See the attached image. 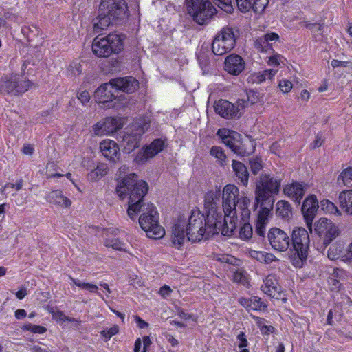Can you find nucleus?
I'll use <instances>...</instances> for the list:
<instances>
[{
  "label": "nucleus",
  "mask_w": 352,
  "mask_h": 352,
  "mask_svg": "<svg viewBox=\"0 0 352 352\" xmlns=\"http://www.w3.org/2000/svg\"><path fill=\"white\" fill-rule=\"evenodd\" d=\"M221 187L216 186L214 189L208 190L204 196V210L209 221H214L224 224L223 214L218 209Z\"/></svg>",
  "instance_id": "13"
},
{
  "label": "nucleus",
  "mask_w": 352,
  "mask_h": 352,
  "mask_svg": "<svg viewBox=\"0 0 352 352\" xmlns=\"http://www.w3.org/2000/svg\"><path fill=\"white\" fill-rule=\"evenodd\" d=\"M238 8L242 12H246L252 9V1L251 0H235Z\"/></svg>",
  "instance_id": "58"
},
{
  "label": "nucleus",
  "mask_w": 352,
  "mask_h": 352,
  "mask_svg": "<svg viewBox=\"0 0 352 352\" xmlns=\"http://www.w3.org/2000/svg\"><path fill=\"white\" fill-rule=\"evenodd\" d=\"M111 83L115 86L116 91L120 90L126 93H133L139 87V82L131 76L111 79Z\"/></svg>",
  "instance_id": "26"
},
{
  "label": "nucleus",
  "mask_w": 352,
  "mask_h": 352,
  "mask_svg": "<svg viewBox=\"0 0 352 352\" xmlns=\"http://www.w3.org/2000/svg\"><path fill=\"white\" fill-rule=\"evenodd\" d=\"M215 258L221 263L230 264L234 266H239L241 264V261L239 259L230 254H217L215 255Z\"/></svg>",
  "instance_id": "42"
},
{
  "label": "nucleus",
  "mask_w": 352,
  "mask_h": 352,
  "mask_svg": "<svg viewBox=\"0 0 352 352\" xmlns=\"http://www.w3.org/2000/svg\"><path fill=\"white\" fill-rule=\"evenodd\" d=\"M261 290L272 298L278 299L280 298L282 289L275 274H270L263 279Z\"/></svg>",
  "instance_id": "23"
},
{
  "label": "nucleus",
  "mask_w": 352,
  "mask_h": 352,
  "mask_svg": "<svg viewBox=\"0 0 352 352\" xmlns=\"http://www.w3.org/2000/svg\"><path fill=\"white\" fill-rule=\"evenodd\" d=\"M123 48L124 37L116 33L98 35L94 38L91 45L93 54L99 58H107L113 54H118Z\"/></svg>",
  "instance_id": "4"
},
{
  "label": "nucleus",
  "mask_w": 352,
  "mask_h": 352,
  "mask_svg": "<svg viewBox=\"0 0 352 352\" xmlns=\"http://www.w3.org/2000/svg\"><path fill=\"white\" fill-rule=\"evenodd\" d=\"M255 320L263 333H269L273 331V327L266 325L263 319L256 317L255 318Z\"/></svg>",
  "instance_id": "59"
},
{
  "label": "nucleus",
  "mask_w": 352,
  "mask_h": 352,
  "mask_svg": "<svg viewBox=\"0 0 352 352\" xmlns=\"http://www.w3.org/2000/svg\"><path fill=\"white\" fill-rule=\"evenodd\" d=\"M69 278L72 280L73 284H74L75 285H76L82 289H86L91 293H96L98 291V287L96 285L82 282V281L80 280L79 279H76L71 276L69 277Z\"/></svg>",
  "instance_id": "45"
},
{
  "label": "nucleus",
  "mask_w": 352,
  "mask_h": 352,
  "mask_svg": "<svg viewBox=\"0 0 352 352\" xmlns=\"http://www.w3.org/2000/svg\"><path fill=\"white\" fill-rule=\"evenodd\" d=\"M251 1L252 9L256 13H262L269 3V0H251Z\"/></svg>",
  "instance_id": "50"
},
{
  "label": "nucleus",
  "mask_w": 352,
  "mask_h": 352,
  "mask_svg": "<svg viewBox=\"0 0 352 352\" xmlns=\"http://www.w3.org/2000/svg\"><path fill=\"white\" fill-rule=\"evenodd\" d=\"M276 213L278 216L286 218L291 214V207L289 204L286 201H278L276 203Z\"/></svg>",
  "instance_id": "40"
},
{
  "label": "nucleus",
  "mask_w": 352,
  "mask_h": 352,
  "mask_svg": "<svg viewBox=\"0 0 352 352\" xmlns=\"http://www.w3.org/2000/svg\"><path fill=\"white\" fill-rule=\"evenodd\" d=\"M214 2L223 10L230 13L233 10L232 0H213Z\"/></svg>",
  "instance_id": "54"
},
{
  "label": "nucleus",
  "mask_w": 352,
  "mask_h": 352,
  "mask_svg": "<svg viewBox=\"0 0 352 352\" xmlns=\"http://www.w3.org/2000/svg\"><path fill=\"white\" fill-rule=\"evenodd\" d=\"M283 192L292 200L300 203L305 192V186L302 183L292 182L284 186Z\"/></svg>",
  "instance_id": "27"
},
{
  "label": "nucleus",
  "mask_w": 352,
  "mask_h": 352,
  "mask_svg": "<svg viewBox=\"0 0 352 352\" xmlns=\"http://www.w3.org/2000/svg\"><path fill=\"white\" fill-rule=\"evenodd\" d=\"M210 155L217 159V162L223 165L226 160V155L219 146H212L210 151Z\"/></svg>",
  "instance_id": "49"
},
{
  "label": "nucleus",
  "mask_w": 352,
  "mask_h": 352,
  "mask_svg": "<svg viewBox=\"0 0 352 352\" xmlns=\"http://www.w3.org/2000/svg\"><path fill=\"white\" fill-rule=\"evenodd\" d=\"M165 146V142L162 139L153 140L149 145L143 147L137 154L135 161L138 164L145 163L160 153Z\"/></svg>",
  "instance_id": "19"
},
{
  "label": "nucleus",
  "mask_w": 352,
  "mask_h": 352,
  "mask_svg": "<svg viewBox=\"0 0 352 352\" xmlns=\"http://www.w3.org/2000/svg\"><path fill=\"white\" fill-rule=\"evenodd\" d=\"M246 254L251 258L263 263L270 264L277 261L278 258L272 253L247 249Z\"/></svg>",
  "instance_id": "34"
},
{
  "label": "nucleus",
  "mask_w": 352,
  "mask_h": 352,
  "mask_svg": "<svg viewBox=\"0 0 352 352\" xmlns=\"http://www.w3.org/2000/svg\"><path fill=\"white\" fill-rule=\"evenodd\" d=\"M76 97L82 105H86L90 100V94L87 90H79Z\"/></svg>",
  "instance_id": "57"
},
{
  "label": "nucleus",
  "mask_w": 352,
  "mask_h": 352,
  "mask_svg": "<svg viewBox=\"0 0 352 352\" xmlns=\"http://www.w3.org/2000/svg\"><path fill=\"white\" fill-rule=\"evenodd\" d=\"M340 207L348 214L352 215V190L342 191L339 195Z\"/></svg>",
  "instance_id": "37"
},
{
  "label": "nucleus",
  "mask_w": 352,
  "mask_h": 352,
  "mask_svg": "<svg viewBox=\"0 0 352 352\" xmlns=\"http://www.w3.org/2000/svg\"><path fill=\"white\" fill-rule=\"evenodd\" d=\"M296 77L293 76L291 79L282 78L278 80V87L283 94H287L293 88V82L296 81Z\"/></svg>",
  "instance_id": "43"
},
{
  "label": "nucleus",
  "mask_w": 352,
  "mask_h": 352,
  "mask_svg": "<svg viewBox=\"0 0 352 352\" xmlns=\"http://www.w3.org/2000/svg\"><path fill=\"white\" fill-rule=\"evenodd\" d=\"M119 331V327L118 325H113L111 327L106 329H103L101 331V335L103 338H104L105 340H109L110 338L117 334Z\"/></svg>",
  "instance_id": "55"
},
{
  "label": "nucleus",
  "mask_w": 352,
  "mask_h": 352,
  "mask_svg": "<svg viewBox=\"0 0 352 352\" xmlns=\"http://www.w3.org/2000/svg\"><path fill=\"white\" fill-rule=\"evenodd\" d=\"M214 111L221 117L226 119L239 116V109L226 100H219L214 103Z\"/></svg>",
  "instance_id": "25"
},
{
  "label": "nucleus",
  "mask_w": 352,
  "mask_h": 352,
  "mask_svg": "<svg viewBox=\"0 0 352 352\" xmlns=\"http://www.w3.org/2000/svg\"><path fill=\"white\" fill-rule=\"evenodd\" d=\"M23 331H30L34 334H44L47 331V328L44 326L34 324L30 322H25L21 326Z\"/></svg>",
  "instance_id": "41"
},
{
  "label": "nucleus",
  "mask_w": 352,
  "mask_h": 352,
  "mask_svg": "<svg viewBox=\"0 0 352 352\" xmlns=\"http://www.w3.org/2000/svg\"><path fill=\"white\" fill-rule=\"evenodd\" d=\"M124 125V119L120 117H107L93 126L95 135H111Z\"/></svg>",
  "instance_id": "15"
},
{
  "label": "nucleus",
  "mask_w": 352,
  "mask_h": 352,
  "mask_svg": "<svg viewBox=\"0 0 352 352\" xmlns=\"http://www.w3.org/2000/svg\"><path fill=\"white\" fill-rule=\"evenodd\" d=\"M254 45L256 49L262 52H267L272 49L270 44L265 41L263 36L258 37L254 42Z\"/></svg>",
  "instance_id": "51"
},
{
  "label": "nucleus",
  "mask_w": 352,
  "mask_h": 352,
  "mask_svg": "<svg viewBox=\"0 0 352 352\" xmlns=\"http://www.w3.org/2000/svg\"><path fill=\"white\" fill-rule=\"evenodd\" d=\"M319 207L316 196L314 195L308 196L302 204V212L310 230H311L312 222Z\"/></svg>",
  "instance_id": "21"
},
{
  "label": "nucleus",
  "mask_w": 352,
  "mask_h": 352,
  "mask_svg": "<svg viewBox=\"0 0 352 352\" xmlns=\"http://www.w3.org/2000/svg\"><path fill=\"white\" fill-rule=\"evenodd\" d=\"M245 65V60L241 56L232 54L226 58L224 69L228 74L238 76L244 70Z\"/></svg>",
  "instance_id": "22"
},
{
  "label": "nucleus",
  "mask_w": 352,
  "mask_h": 352,
  "mask_svg": "<svg viewBox=\"0 0 352 352\" xmlns=\"http://www.w3.org/2000/svg\"><path fill=\"white\" fill-rule=\"evenodd\" d=\"M232 167L239 184L247 186L249 183V173L246 166L241 162L233 160Z\"/></svg>",
  "instance_id": "30"
},
{
  "label": "nucleus",
  "mask_w": 352,
  "mask_h": 352,
  "mask_svg": "<svg viewBox=\"0 0 352 352\" xmlns=\"http://www.w3.org/2000/svg\"><path fill=\"white\" fill-rule=\"evenodd\" d=\"M265 38V41L268 42L272 46L273 43H275L278 41L279 35L274 32H269L263 35Z\"/></svg>",
  "instance_id": "63"
},
{
  "label": "nucleus",
  "mask_w": 352,
  "mask_h": 352,
  "mask_svg": "<svg viewBox=\"0 0 352 352\" xmlns=\"http://www.w3.org/2000/svg\"><path fill=\"white\" fill-rule=\"evenodd\" d=\"M267 236L272 248L275 250L284 252L289 248L290 239L285 231L273 228L269 230Z\"/></svg>",
  "instance_id": "18"
},
{
  "label": "nucleus",
  "mask_w": 352,
  "mask_h": 352,
  "mask_svg": "<svg viewBox=\"0 0 352 352\" xmlns=\"http://www.w3.org/2000/svg\"><path fill=\"white\" fill-rule=\"evenodd\" d=\"M237 340L239 341L238 346L239 349H246L248 345V342L243 332H241L237 336Z\"/></svg>",
  "instance_id": "62"
},
{
  "label": "nucleus",
  "mask_w": 352,
  "mask_h": 352,
  "mask_svg": "<svg viewBox=\"0 0 352 352\" xmlns=\"http://www.w3.org/2000/svg\"><path fill=\"white\" fill-rule=\"evenodd\" d=\"M128 171L126 165H122L118 170V196L121 199L129 198L127 214L131 219H135L137 215L142 212L139 224L148 237L153 239L162 238L165 235V230L159 224L156 207L153 204L143 202V198L148 190V184L138 180L136 174L128 173Z\"/></svg>",
  "instance_id": "1"
},
{
  "label": "nucleus",
  "mask_w": 352,
  "mask_h": 352,
  "mask_svg": "<svg viewBox=\"0 0 352 352\" xmlns=\"http://www.w3.org/2000/svg\"><path fill=\"white\" fill-rule=\"evenodd\" d=\"M346 247L342 241H337L330 245L327 251V257L331 261L340 260L344 262Z\"/></svg>",
  "instance_id": "32"
},
{
  "label": "nucleus",
  "mask_w": 352,
  "mask_h": 352,
  "mask_svg": "<svg viewBox=\"0 0 352 352\" xmlns=\"http://www.w3.org/2000/svg\"><path fill=\"white\" fill-rule=\"evenodd\" d=\"M32 82L23 76L9 74L0 78V92L11 96H19L27 91Z\"/></svg>",
  "instance_id": "11"
},
{
  "label": "nucleus",
  "mask_w": 352,
  "mask_h": 352,
  "mask_svg": "<svg viewBox=\"0 0 352 352\" xmlns=\"http://www.w3.org/2000/svg\"><path fill=\"white\" fill-rule=\"evenodd\" d=\"M286 58L279 54H275L273 56L269 57L267 64L270 66H278L280 65H285Z\"/></svg>",
  "instance_id": "52"
},
{
  "label": "nucleus",
  "mask_w": 352,
  "mask_h": 352,
  "mask_svg": "<svg viewBox=\"0 0 352 352\" xmlns=\"http://www.w3.org/2000/svg\"><path fill=\"white\" fill-rule=\"evenodd\" d=\"M248 96V102H250L251 104H256L259 102V94L258 92L255 91H250L247 94Z\"/></svg>",
  "instance_id": "60"
},
{
  "label": "nucleus",
  "mask_w": 352,
  "mask_h": 352,
  "mask_svg": "<svg viewBox=\"0 0 352 352\" xmlns=\"http://www.w3.org/2000/svg\"><path fill=\"white\" fill-rule=\"evenodd\" d=\"M239 190L234 184L226 185L222 190V207L223 212V232L227 234H232L239 221V214L243 221L250 219V210L249 206L251 199L248 197L239 198Z\"/></svg>",
  "instance_id": "3"
},
{
  "label": "nucleus",
  "mask_w": 352,
  "mask_h": 352,
  "mask_svg": "<svg viewBox=\"0 0 352 352\" xmlns=\"http://www.w3.org/2000/svg\"><path fill=\"white\" fill-rule=\"evenodd\" d=\"M166 338L173 348V349H168L169 352H175L174 349L178 345V344H179L178 340L170 334H167L166 336Z\"/></svg>",
  "instance_id": "64"
},
{
  "label": "nucleus",
  "mask_w": 352,
  "mask_h": 352,
  "mask_svg": "<svg viewBox=\"0 0 352 352\" xmlns=\"http://www.w3.org/2000/svg\"><path fill=\"white\" fill-rule=\"evenodd\" d=\"M151 118L147 116L133 122L125 129L122 137L124 150L130 153L139 146L142 135L148 129Z\"/></svg>",
  "instance_id": "7"
},
{
  "label": "nucleus",
  "mask_w": 352,
  "mask_h": 352,
  "mask_svg": "<svg viewBox=\"0 0 352 352\" xmlns=\"http://www.w3.org/2000/svg\"><path fill=\"white\" fill-rule=\"evenodd\" d=\"M217 135L224 144L238 155H249L254 151V141L248 137L241 140V135L236 131L223 128L218 130Z\"/></svg>",
  "instance_id": "6"
},
{
  "label": "nucleus",
  "mask_w": 352,
  "mask_h": 352,
  "mask_svg": "<svg viewBox=\"0 0 352 352\" xmlns=\"http://www.w3.org/2000/svg\"><path fill=\"white\" fill-rule=\"evenodd\" d=\"M102 155L108 161L116 163L120 158V150L118 144L112 140L105 139L99 144Z\"/></svg>",
  "instance_id": "20"
},
{
  "label": "nucleus",
  "mask_w": 352,
  "mask_h": 352,
  "mask_svg": "<svg viewBox=\"0 0 352 352\" xmlns=\"http://www.w3.org/2000/svg\"><path fill=\"white\" fill-rule=\"evenodd\" d=\"M224 224H219L214 221H209L197 209H192L187 217H179L172 228L171 242L175 248H182L186 240L195 243L210 235L221 233L222 235L230 236L223 232Z\"/></svg>",
  "instance_id": "2"
},
{
  "label": "nucleus",
  "mask_w": 352,
  "mask_h": 352,
  "mask_svg": "<svg viewBox=\"0 0 352 352\" xmlns=\"http://www.w3.org/2000/svg\"><path fill=\"white\" fill-rule=\"evenodd\" d=\"M240 304L247 310L261 311L266 308V305L261 301V298L252 296L248 298H241L239 299Z\"/></svg>",
  "instance_id": "33"
},
{
  "label": "nucleus",
  "mask_w": 352,
  "mask_h": 352,
  "mask_svg": "<svg viewBox=\"0 0 352 352\" xmlns=\"http://www.w3.org/2000/svg\"><path fill=\"white\" fill-rule=\"evenodd\" d=\"M277 73L276 69H269L263 72H255L250 75L248 81L252 83H261L267 80L274 78Z\"/></svg>",
  "instance_id": "35"
},
{
  "label": "nucleus",
  "mask_w": 352,
  "mask_h": 352,
  "mask_svg": "<svg viewBox=\"0 0 352 352\" xmlns=\"http://www.w3.org/2000/svg\"><path fill=\"white\" fill-rule=\"evenodd\" d=\"M314 226L316 233L323 239L325 245L329 244L340 233L338 227L327 218H320Z\"/></svg>",
  "instance_id": "16"
},
{
  "label": "nucleus",
  "mask_w": 352,
  "mask_h": 352,
  "mask_svg": "<svg viewBox=\"0 0 352 352\" xmlns=\"http://www.w3.org/2000/svg\"><path fill=\"white\" fill-rule=\"evenodd\" d=\"M48 203L63 208H69L72 201L59 190H52L46 196Z\"/></svg>",
  "instance_id": "28"
},
{
  "label": "nucleus",
  "mask_w": 352,
  "mask_h": 352,
  "mask_svg": "<svg viewBox=\"0 0 352 352\" xmlns=\"http://www.w3.org/2000/svg\"><path fill=\"white\" fill-rule=\"evenodd\" d=\"M338 182L344 186H352V167L344 169L338 177Z\"/></svg>",
  "instance_id": "39"
},
{
  "label": "nucleus",
  "mask_w": 352,
  "mask_h": 352,
  "mask_svg": "<svg viewBox=\"0 0 352 352\" xmlns=\"http://www.w3.org/2000/svg\"><path fill=\"white\" fill-rule=\"evenodd\" d=\"M274 202V201H272ZM272 204L267 206H263L261 205V208L258 212L257 219L256 221V232L258 235L263 236L265 233L266 226L269 223V220L272 216Z\"/></svg>",
  "instance_id": "24"
},
{
  "label": "nucleus",
  "mask_w": 352,
  "mask_h": 352,
  "mask_svg": "<svg viewBox=\"0 0 352 352\" xmlns=\"http://www.w3.org/2000/svg\"><path fill=\"white\" fill-rule=\"evenodd\" d=\"M344 263L346 264L352 263V241L346 247Z\"/></svg>",
  "instance_id": "61"
},
{
  "label": "nucleus",
  "mask_w": 352,
  "mask_h": 352,
  "mask_svg": "<svg viewBox=\"0 0 352 352\" xmlns=\"http://www.w3.org/2000/svg\"><path fill=\"white\" fill-rule=\"evenodd\" d=\"M320 207L321 210L327 214L341 215L340 211L335 204L328 199L322 200L320 203Z\"/></svg>",
  "instance_id": "38"
},
{
  "label": "nucleus",
  "mask_w": 352,
  "mask_h": 352,
  "mask_svg": "<svg viewBox=\"0 0 352 352\" xmlns=\"http://www.w3.org/2000/svg\"><path fill=\"white\" fill-rule=\"evenodd\" d=\"M115 86L111 83V80L98 87L94 93L96 102L104 109L120 108L124 105L121 102V96L116 95Z\"/></svg>",
  "instance_id": "12"
},
{
  "label": "nucleus",
  "mask_w": 352,
  "mask_h": 352,
  "mask_svg": "<svg viewBox=\"0 0 352 352\" xmlns=\"http://www.w3.org/2000/svg\"><path fill=\"white\" fill-rule=\"evenodd\" d=\"M117 19L98 8V14L94 20V28L96 31H101L107 29Z\"/></svg>",
  "instance_id": "31"
},
{
  "label": "nucleus",
  "mask_w": 352,
  "mask_h": 352,
  "mask_svg": "<svg viewBox=\"0 0 352 352\" xmlns=\"http://www.w3.org/2000/svg\"><path fill=\"white\" fill-rule=\"evenodd\" d=\"M241 220L244 222L243 226L240 228L239 230V237L243 240L250 239L252 236V228L251 225L248 223L249 219L247 221H243L241 219Z\"/></svg>",
  "instance_id": "47"
},
{
  "label": "nucleus",
  "mask_w": 352,
  "mask_h": 352,
  "mask_svg": "<svg viewBox=\"0 0 352 352\" xmlns=\"http://www.w3.org/2000/svg\"><path fill=\"white\" fill-rule=\"evenodd\" d=\"M292 240L294 248L300 260V263H302L303 261L306 260L308 255L309 236L307 231L303 228H294L292 233ZM295 265L300 267L302 263L297 261Z\"/></svg>",
  "instance_id": "14"
},
{
  "label": "nucleus",
  "mask_w": 352,
  "mask_h": 352,
  "mask_svg": "<svg viewBox=\"0 0 352 352\" xmlns=\"http://www.w3.org/2000/svg\"><path fill=\"white\" fill-rule=\"evenodd\" d=\"M99 9L118 19L126 16L128 10L124 0H101Z\"/></svg>",
  "instance_id": "17"
},
{
  "label": "nucleus",
  "mask_w": 352,
  "mask_h": 352,
  "mask_svg": "<svg viewBox=\"0 0 352 352\" xmlns=\"http://www.w3.org/2000/svg\"><path fill=\"white\" fill-rule=\"evenodd\" d=\"M239 31L232 28L225 27L214 37L212 50L215 55L221 56L230 52L236 45Z\"/></svg>",
  "instance_id": "8"
},
{
  "label": "nucleus",
  "mask_w": 352,
  "mask_h": 352,
  "mask_svg": "<svg viewBox=\"0 0 352 352\" xmlns=\"http://www.w3.org/2000/svg\"><path fill=\"white\" fill-rule=\"evenodd\" d=\"M22 186H23V180L19 179L16 182V184L7 183L0 189V191L2 193H4V192L12 193V195H14L15 193L12 192V191L13 190L19 191L21 189Z\"/></svg>",
  "instance_id": "46"
},
{
  "label": "nucleus",
  "mask_w": 352,
  "mask_h": 352,
  "mask_svg": "<svg viewBox=\"0 0 352 352\" xmlns=\"http://www.w3.org/2000/svg\"><path fill=\"white\" fill-rule=\"evenodd\" d=\"M104 244L107 247L112 248L114 250H122L124 249V244L118 239H106Z\"/></svg>",
  "instance_id": "56"
},
{
  "label": "nucleus",
  "mask_w": 352,
  "mask_h": 352,
  "mask_svg": "<svg viewBox=\"0 0 352 352\" xmlns=\"http://www.w3.org/2000/svg\"><path fill=\"white\" fill-rule=\"evenodd\" d=\"M250 166L253 174L256 175L263 168V162L260 157H254L250 160Z\"/></svg>",
  "instance_id": "53"
},
{
  "label": "nucleus",
  "mask_w": 352,
  "mask_h": 352,
  "mask_svg": "<svg viewBox=\"0 0 352 352\" xmlns=\"http://www.w3.org/2000/svg\"><path fill=\"white\" fill-rule=\"evenodd\" d=\"M282 183V178L278 175L262 174L256 182L255 204L263 205L274 196L278 194Z\"/></svg>",
  "instance_id": "5"
},
{
  "label": "nucleus",
  "mask_w": 352,
  "mask_h": 352,
  "mask_svg": "<svg viewBox=\"0 0 352 352\" xmlns=\"http://www.w3.org/2000/svg\"><path fill=\"white\" fill-rule=\"evenodd\" d=\"M188 14L199 25L207 23L215 14L216 8L209 0H186Z\"/></svg>",
  "instance_id": "10"
},
{
  "label": "nucleus",
  "mask_w": 352,
  "mask_h": 352,
  "mask_svg": "<svg viewBox=\"0 0 352 352\" xmlns=\"http://www.w3.org/2000/svg\"><path fill=\"white\" fill-rule=\"evenodd\" d=\"M109 166L104 162H100L96 167L87 174V179L91 182H97L107 175Z\"/></svg>",
  "instance_id": "36"
},
{
  "label": "nucleus",
  "mask_w": 352,
  "mask_h": 352,
  "mask_svg": "<svg viewBox=\"0 0 352 352\" xmlns=\"http://www.w3.org/2000/svg\"><path fill=\"white\" fill-rule=\"evenodd\" d=\"M47 311L52 314V318L59 322H70L72 319L69 318L66 316L63 312L60 310L55 309L53 307H47Z\"/></svg>",
  "instance_id": "48"
},
{
  "label": "nucleus",
  "mask_w": 352,
  "mask_h": 352,
  "mask_svg": "<svg viewBox=\"0 0 352 352\" xmlns=\"http://www.w3.org/2000/svg\"><path fill=\"white\" fill-rule=\"evenodd\" d=\"M188 14L199 25L207 23L215 14L216 8L209 0H186Z\"/></svg>",
  "instance_id": "9"
},
{
  "label": "nucleus",
  "mask_w": 352,
  "mask_h": 352,
  "mask_svg": "<svg viewBox=\"0 0 352 352\" xmlns=\"http://www.w3.org/2000/svg\"><path fill=\"white\" fill-rule=\"evenodd\" d=\"M82 73L81 65L78 62H72L67 65L65 74L69 78H74Z\"/></svg>",
  "instance_id": "44"
},
{
  "label": "nucleus",
  "mask_w": 352,
  "mask_h": 352,
  "mask_svg": "<svg viewBox=\"0 0 352 352\" xmlns=\"http://www.w3.org/2000/svg\"><path fill=\"white\" fill-rule=\"evenodd\" d=\"M347 276L348 272L345 270L334 268L327 280L330 289L332 291H339L342 285L340 280L346 278Z\"/></svg>",
  "instance_id": "29"
}]
</instances>
